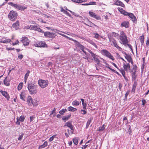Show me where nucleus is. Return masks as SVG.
<instances>
[{
  "instance_id": "nucleus-3",
  "label": "nucleus",
  "mask_w": 149,
  "mask_h": 149,
  "mask_svg": "<svg viewBox=\"0 0 149 149\" xmlns=\"http://www.w3.org/2000/svg\"><path fill=\"white\" fill-rule=\"evenodd\" d=\"M120 39L121 41L123 44L124 45L128 42V40L125 33L124 32L122 31L120 32Z\"/></svg>"
},
{
  "instance_id": "nucleus-41",
  "label": "nucleus",
  "mask_w": 149,
  "mask_h": 149,
  "mask_svg": "<svg viewBox=\"0 0 149 149\" xmlns=\"http://www.w3.org/2000/svg\"><path fill=\"white\" fill-rule=\"evenodd\" d=\"M94 59L97 64H98L100 63V61L96 57V56L95 57Z\"/></svg>"
},
{
  "instance_id": "nucleus-40",
  "label": "nucleus",
  "mask_w": 149,
  "mask_h": 149,
  "mask_svg": "<svg viewBox=\"0 0 149 149\" xmlns=\"http://www.w3.org/2000/svg\"><path fill=\"white\" fill-rule=\"evenodd\" d=\"M56 135H54L51 136L49 139V141L50 142L52 141L56 137Z\"/></svg>"
},
{
  "instance_id": "nucleus-39",
  "label": "nucleus",
  "mask_w": 149,
  "mask_h": 149,
  "mask_svg": "<svg viewBox=\"0 0 149 149\" xmlns=\"http://www.w3.org/2000/svg\"><path fill=\"white\" fill-rule=\"evenodd\" d=\"M30 71L29 70L27 71V72L25 74L24 79H27L28 77L29 76Z\"/></svg>"
},
{
  "instance_id": "nucleus-11",
  "label": "nucleus",
  "mask_w": 149,
  "mask_h": 149,
  "mask_svg": "<svg viewBox=\"0 0 149 149\" xmlns=\"http://www.w3.org/2000/svg\"><path fill=\"white\" fill-rule=\"evenodd\" d=\"M25 118V116L24 115H22L19 118L17 117V121L16 123V124L20 125V122H23Z\"/></svg>"
},
{
  "instance_id": "nucleus-28",
  "label": "nucleus",
  "mask_w": 149,
  "mask_h": 149,
  "mask_svg": "<svg viewBox=\"0 0 149 149\" xmlns=\"http://www.w3.org/2000/svg\"><path fill=\"white\" fill-rule=\"evenodd\" d=\"M11 41L10 39H4L3 38V41H2L3 43H8Z\"/></svg>"
},
{
  "instance_id": "nucleus-54",
  "label": "nucleus",
  "mask_w": 149,
  "mask_h": 149,
  "mask_svg": "<svg viewBox=\"0 0 149 149\" xmlns=\"http://www.w3.org/2000/svg\"><path fill=\"white\" fill-rule=\"evenodd\" d=\"M132 80L133 81H135V80L136 79V75H132Z\"/></svg>"
},
{
  "instance_id": "nucleus-8",
  "label": "nucleus",
  "mask_w": 149,
  "mask_h": 149,
  "mask_svg": "<svg viewBox=\"0 0 149 149\" xmlns=\"http://www.w3.org/2000/svg\"><path fill=\"white\" fill-rule=\"evenodd\" d=\"M89 14L90 17L95 18L97 20H100L101 19L100 16L92 11H89Z\"/></svg>"
},
{
  "instance_id": "nucleus-31",
  "label": "nucleus",
  "mask_w": 149,
  "mask_h": 149,
  "mask_svg": "<svg viewBox=\"0 0 149 149\" xmlns=\"http://www.w3.org/2000/svg\"><path fill=\"white\" fill-rule=\"evenodd\" d=\"M140 40L142 45H143L144 42V36H142L140 37Z\"/></svg>"
},
{
  "instance_id": "nucleus-22",
  "label": "nucleus",
  "mask_w": 149,
  "mask_h": 149,
  "mask_svg": "<svg viewBox=\"0 0 149 149\" xmlns=\"http://www.w3.org/2000/svg\"><path fill=\"white\" fill-rule=\"evenodd\" d=\"M3 82L4 84L6 86H9L10 85V81L9 79H7V77L5 78Z\"/></svg>"
},
{
  "instance_id": "nucleus-17",
  "label": "nucleus",
  "mask_w": 149,
  "mask_h": 149,
  "mask_svg": "<svg viewBox=\"0 0 149 149\" xmlns=\"http://www.w3.org/2000/svg\"><path fill=\"white\" fill-rule=\"evenodd\" d=\"M27 102L29 106H31L32 104H33L32 99L31 96H29L28 97L27 100Z\"/></svg>"
},
{
  "instance_id": "nucleus-16",
  "label": "nucleus",
  "mask_w": 149,
  "mask_h": 149,
  "mask_svg": "<svg viewBox=\"0 0 149 149\" xmlns=\"http://www.w3.org/2000/svg\"><path fill=\"white\" fill-rule=\"evenodd\" d=\"M19 21H17L16 22L13 24L12 27L15 30H17L19 29Z\"/></svg>"
},
{
  "instance_id": "nucleus-52",
  "label": "nucleus",
  "mask_w": 149,
  "mask_h": 149,
  "mask_svg": "<svg viewBox=\"0 0 149 149\" xmlns=\"http://www.w3.org/2000/svg\"><path fill=\"white\" fill-rule=\"evenodd\" d=\"M67 130L68 133L70 135L72 134L73 133L74 130H71V131H70L69 130V129H67Z\"/></svg>"
},
{
  "instance_id": "nucleus-25",
  "label": "nucleus",
  "mask_w": 149,
  "mask_h": 149,
  "mask_svg": "<svg viewBox=\"0 0 149 149\" xmlns=\"http://www.w3.org/2000/svg\"><path fill=\"white\" fill-rule=\"evenodd\" d=\"M67 109L68 111L72 112L75 111L77 110L76 108H74L71 106L68 107L67 108Z\"/></svg>"
},
{
  "instance_id": "nucleus-5",
  "label": "nucleus",
  "mask_w": 149,
  "mask_h": 149,
  "mask_svg": "<svg viewBox=\"0 0 149 149\" xmlns=\"http://www.w3.org/2000/svg\"><path fill=\"white\" fill-rule=\"evenodd\" d=\"M101 54L104 56H105L113 61L114 60V58L112 56L111 54L106 49H103L101 51Z\"/></svg>"
},
{
  "instance_id": "nucleus-57",
  "label": "nucleus",
  "mask_w": 149,
  "mask_h": 149,
  "mask_svg": "<svg viewBox=\"0 0 149 149\" xmlns=\"http://www.w3.org/2000/svg\"><path fill=\"white\" fill-rule=\"evenodd\" d=\"M112 71L113 72H114L117 74L118 75L120 76H121V75L118 72H117L115 70H114L112 69Z\"/></svg>"
},
{
  "instance_id": "nucleus-4",
  "label": "nucleus",
  "mask_w": 149,
  "mask_h": 149,
  "mask_svg": "<svg viewBox=\"0 0 149 149\" xmlns=\"http://www.w3.org/2000/svg\"><path fill=\"white\" fill-rule=\"evenodd\" d=\"M8 3L9 5L15 7L19 10H23L27 8L26 7L23 5L19 4H14L12 2H9Z\"/></svg>"
},
{
  "instance_id": "nucleus-7",
  "label": "nucleus",
  "mask_w": 149,
  "mask_h": 149,
  "mask_svg": "<svg viewBox=\"0 0 149 149\" xmlns=\"http://www.w3.org/2000/svg\"><path fill=\"white\" fill-rule=\"evenodd\" d=\"M34 45L37 47H47V45L45 42L42 41L36 42L34 44Z\"/></svg>"
},
{
  "instance_id": "nucleus-44",
  "label": "nucleus",
  "mask_w": 149,
  "mask_h": 149,
  "mask_svg": "<svg viewBox=\"0 0 149 149\" xmlns=\"http://www.w3.org/2000/svg\"><path fill=\"white\" fill-rule=\"evenodd\" d=\"M136 81H134V84L133 86V88L132 89V91H134L135 89V88H136Z\"/></svg>"
},
{
  "instance_id": "nucleus-49",
  "label": "nucleus",
  "mask_w": 149,
  "mask_h": 149,
  "mask_svg": "<svg viewBox=\"0 0 149 149\" xmlns=\"http://www.w3.org/2000/svg\"><path fill=\"white\" fill-rule=\"evenodd\" d=\"M95 35L94 37L96 39H98L100 35L97 33H94Z\"/></svg>"
},
{
  "instance_id": "nucleus-33",
  "label": "nucleus",
  "mask_w": 149,
  "mask_h": 149,
  "mask_svg": "<svg viewBox=\"0 0 149 149\" xmlns=\"http://www.w3.org/2000/svg\"><path fill=\"white\" fill-rule=\"evenodd\" d=\"M73 141L74 144L77 145V144L78 142V138H75L73 139Z\"/></svg>"
},
{
  "instance_id": "nucleus-2",
  "label": "nucleus",
  "mask_w": 149,
  "mask_h": 149,
  "mask_svg": "<svg viewBox=\"0 0 149 149\" xmlns=\"http://www.w3.org/2000/svg\"><path fill=\"white\" fill-rule=\"evenodd\" d=\"M18 15L17 13L13 10L10 11L8 15V17L11 21H15Z\"/></svg>"
},
{
  "instance_id": "nucleus-51",
  "label": "nucleus",
  "mask_w": 149,
  "mask_h": 149,
  "mask_svg": "<svg viewBox=\"0 0 149 149\" xmlns=\"http://www.w3.org/2000/svg\"><path fill=\"white\" fill-rule=\"evenodd\" d=\"M37 31L38 32H40L42 33H44V32L43 31H42L40 28L39 27H38V28L37 29V31Z\"/></svg>"
},
{
  "instance_id": "nucleus-26",
  "label": "nucleus",
  "mask_w": 149,
  "mask_h": 149,
  "mask_svg": "<svg viewBox=\"0 0 149 149\" xmlns=\"http://www.w3.org/2000/svg\"><path fill=\"white\" fill-rule=\"evenodd\" d=\"M93 119V118H90L88 119L86 123V129H87L88 127L91 124Z\"/></svg>"
},
{
  "instance_id": "nucleus-42",
  "label": "nucleus",
  "mask_w": 149,
  "mask_h": 149,
  "mask_svg": "<svg viewBox=\"0 0 149 149\" xmlns=\"http://www.w3.org/2000/svg\"><path fill=\"white\" fill-rule=\"evenodd\" d=\"M24 135V134H23V133L21 135H19V137L18 138V140L21 141L22 139L23 136Z\"/></svg>"
},
{
  "instance_id": "nucleus-38",
  "label": "nucleus",
  "mask_w": 149,
  "mask_h": 149,
  "mask_svg": "<svg viewBox=\"0 0 149 149\" xmlns=\"http://www.w3.org/2000/svg\"><path fill=\"white\" fill-rule=\"evenodd\" d=\"M104 129V125L99 127V129L98 130L100 131H103Z\"/></svg>"
},
{
  "instance_id": "nucleus-27",
  "label": "nucleus",
  "mask_w": 149,
  "mask_h": 149,
  "mask_svg": "<svg viewBox=\"0 0 149 149\" xmlns=\"http://www.w3.org/2000/svg\"><path fill=\"white\" fill-rule=\"evenodd\" d=\"M81 103V101L79 102L77 100H75L73 101L72 102V105L73 106H78Z\"/></svg>"
},
{
  "instance_id": "nucleus-1",
  "label": "nucleus",
  "mask_w": 149,
  "mask_h": 149,
  "mask_svg": "<svg viewBox=\"0 0 149 149\" xmlns=\"http://www.w3.org/2000/svg\"><path fill=\"white\" fill-rule=\"evenodd\" d=\"M28 88L30 93L31 94H35L37 92L36 86L33 84H29Z\"/></svg>"
},
{
  "instance_id": "nucleus-13",
  "label": "nucleus",
  "mask_w": 149,
  "mask_h": 149,
  "mask_svg": "<svg viewBox=\"0 0 149 149\" xmlns=\"http://www.w3.org/2000/svg\"><path fill=\"white\" fill-rule=\"evenodd\" d=\"M113 3L114 5L119 6L123 7L125 6V5L122 2L118 0H114Z\"/></svg>"
},
{
  "instance_id": "nucleus-32",
  "label": "nucleus",
  "mask_w": 149,
  "mask_h": 149,
  "mask_svg": "<svg viewBox=\"0 0 149 149\" xmlns=\"http://www.w3.org/2000/svg\"><path fill=\"white\" fill-rule=\"evenodd\" d=\"M109 40L111 42L112 45L117 43L115 40L113 38H109Z\"/></svg>"
},
{
  "instance_id": "nucleus-60",
  "label": "nucleus",
  "mask_w": 149,
  "mask_h": 149,
  "mask_svg": "<svg viewBox=\"0 0 149 149\" xmlns=\"http://www.w3.org/2000/svg\"><path fill=\"white\" fill-rule=\"evenodd\" d=\"M79 48L82 50L84 49V46L81 45L79 47Z\"/></svg>"
},
{
  "instance_id": "nucleus-46",
  "label": "nucleus",
  "mask_w": 149,
  "mask_h": 149,
  "mask_svg": "<svg viewBox=\"0 0 149 149\" xmlns=\"http://www.w3.org/2000/svg\"><path fill=\"white\" fill-rule=\"evenodd\" d=\"M81 113L82 114H85L87 112L85 110L81 109Z\"/></svg>"
},
{
  "instance_id": "nucleus-34",
  "label": "nucleus",
  "mask_w": 149,
  "mask_h": 149,
  "mask_svg": "<svg viewBox=\"0 0 149 149\" xmlns=\"http://www.w3.org/2000/svg\"><path fill=\"white\" fill-rule=\"evenodd\" d=\"M118 70H119L120 72H121L123 77H124L125 75V70L123 69H118Z\"/></svg>"
},
{
  "instance_id": "nucleus-9",
  "label": "nucleus",
  "mask_w": 149,
  "mask_h": 149,
  "mask_svg": "<svg viewBox=\"0 0 149 149\" xmlns=\"http://www.w3.org/2000/svg\"><path fill=\"white\" fill-rule=\"evenodd\" d=\"M21 41L24 46H28L29 45V40L26 37H22V38Z\"/></svg>"
},
{
  "instance_id": "nucleus-18",
  "label": "nucleus",
  "mask_w": 149,
  "mask_h": 149,
  "mask_svg": "<svg viewBox=\"0 0 149 149\" xmlns=\"http://www.w3.org/2000/svg\"><path fill=\"white\" fill-rule=\"evenodd\" d=\"M123 67L124 70L126 71H128V69H130V65L129 63H128L126 64L125 63H124Z\"/></svg>"
},
{
  "instance_id": "nucleus-48",
  "label": "nucleus",
  "mask_w": 149,
  "mask_h": 149,
  "mask_svg": "<svg viewBox=\"0 0 149 149\" xmlns=\"http://www.w3.org/2000/svg\"><path fill=\"white\" fill-rule=\"evenodd\" d=\"M72 1L77 3H81V0H71Z\"/></svg>"
},
{
  "instance_id": "nucleus-45",
  "label": "nucleus",
  "mask_w": 149,
  "mask_h": 149,
  "mask_svg": "<svg viewBox=\"0 0 149 149\" xmlns=\"http://www.w3.org/2000/svg\"><path fill=\"white\" fill-rule=\"evenodd\" d=\"M128 129V131L129 132V134H130L132 132V130L131 128V126L130 125H128L127 127Z\"/></svg>"
},
{
  "instance_id": "nucleus-14",
  "label": "nucleus",
  "mask_w": 149,
  "mask_h": 149,
  "mask_svg": "<svg viewBox=\"0 0 149 149\" xmlns=\"http://www.w3.org/2000/svg\"><path fill=\"white\" fill-rule=\"evenodd\" d=\"M0 92L2 94V95L7 99L8 100H9L10 97L8 93L5 91H3L1 90H0Z\"/></svg>"
},
{
  "instance_id": "nucleus-56",
  "label": "nucleus",
  "mask_w": 149,
  "mask_h": 149,
  "mask_svg": "<svg viewBox=\"0 0 149 149\" xmlns=\"http://www.w3.org/2000/svg\"><path fill=\"white\" fill-rule=\"evenodd\" d=\"M142 104V105L144 106V105L145 104L146 102V100H145L143 99L141 101Z\"/></svg>"
},
{
  "instance_id": "nucleus-20",
  "label": "nucleus",
  "mask_w": 149,
  "mask_h": 149,
  "mask_svg": "<svg viewBox=\"0 0 149 149\" xmlns=\"http://www.w3.org/2000/svg\"><path fill=\"white\" fill-rule=\"evenodd\" d=\"M132 19L133 22H134L136 20V18L134 14L131 13H129L128 15Z\"/></svg>"
},
{
  "instance_id": "nucleus-50",
  "label": "nucleus",
  "mask_w": 149,
  "mask_h": 149,
  "mask_svg": "<svg viewBox=\"0 0 149 149\" xmlns=\"http://www.w3.org/2000/svg\"><path fill=\"white\" fill-rule=\"evenodd\" d=\"M129 13L124 10V11L123 12V13L122 14L124 15H128Z\"/></svg>"
},
{
  "instance_id": "nucleus-6",
  "label": "nucleus",
  "mask_w": 149,
  "mask_h": 149,
  "mask_svg": "<svg viewBox=\"0 0 149 149\" xmlns=\"http://www.w3.org/2000/svg\"><path fill=\"white\" fill-rule=\"evenodd\" d=\"M39 85L42 88H44L47 86L49 82L47 80L40 79L38 81Z\"/></svg>"
},
{
  "instance_id": "nucleus-63",
  "label": "nucleus",
  "mask_w": 149,
  "mask_h": 149,
  "mask_svg": "<svg viewBox=\"0 0 149 149\" xmlns=\"http://www.w3.org/2000/svg\"><path fill=\"white\" fill-rule=\"evenodd\" d=\"M91 56H92L93 58H94L96 56V55L93 53V52H91Z\"/></svg>"
},
{
  "instance_id": "nucleus-19",
  "label": "nucleus",
  "mask_w": 149,
  "mask_h": 149,
  "mask_svg": "<svg viewBox=\"0 0 149 149\" xmlns=\"http://www.w3.org/2000/svg\"><path fill=\"white\" fill-rule=\"evenodd\" d=\"M121 25L122 27L127 28L129 27V22L128 21H124L121 23Z\"/></svg>"
},
{
  "instance_id": "nucleus-12",
  "label": "nucleus",
  "mask_w": 149,
  "mask_h": 149,
  "mask_svg": "<svg viewBox=\"0 0 149 149\" xmlns=\"http://www.w3.org/2000/svg\"><path fill=\"white\" fill-rule=\"evenodd\" d=\"M124 54H125L124 56L125 59L127 60L129 62L131 63L132 64H133V62L131 56L130 55L127 54L125 52H124Z\"/></svg>"
},
{
  "instance_id": "nucleus-62",
  "label": "nucleus",
  "mask_w": 149,
  "mask_h": 149,
  "mask_svg": "<svg viewBox=\"0 0 149 149\" xmlns=\"http://www.w3.org/2000/svg\"><path fill=\"white\" fill-rule=\"evenodd\" d=\"M18 43H19L18 41L17 40L15 42H13L12 43V45L13 46H14V45H15L17 44Z\"/></svg>"
},
{
  "instance_id": "nucleus-36",
  "label": "nucleus",
  "mask_w": 149,
  "mask_h": 149,
  "mask_svg": "<svg viewBox=\"0 0 149 149\" xmlns=\"http://www.w3.org/2000/svg\"><path fill=\"white\" fill-rule=\"evenodd\" d=\"M112 46H113L115 47L116 48L118 49L119 51H121L122 50V48L119 47L117 44V43L114 45H113Z\"/></svg>"
},
{
  "instance_id": "nucleus-47",
  "label": "nucleus",
  "mask_w": 149,
  "mask_h": 149,
  "mask_svg": "<svg viewBox=\"0 0 149 149\" xmlns=\"http://www.w3.org/2000/svg\"><path fill=\"white\" fill-rule=\"evenodd\" d=\"M118 10H119L122 14L123 13V12L124 11V10L123 9L120 7H118Z\"/></svg>"
},
{
  "instance_id": "nucleus-64",
  "label": "nucleus",
  "mask_w": 149,
  "mask_h": 149,
  "mask_svg": "<svg viewBox=\"0 0 149 149\" xmlns=\"http://www.w3.org/2000/svg\"><path fill=\"white\" fill-rule=\"evenodd\" d=\"M137 68V66L136 65L133 66V69L134 71H136Z\"/></svg>"
},
{
  "instance_id": "nucleus-59",
  "label": "nucleus",
  "mask_w": 149,
  "mask_h": 149,
  "mask_svg": "<svg viewBox=\"0 0 149 149\" xmlns=\"http://www.w3.org/2000/svg\"><path fill=\"white\" fill-rule=\"evenodd\" d=\"M88 146V144H86L83 146V147H82L81 148L82 149H85L86 148H87Z\"/></svg>"
},
{
  "instance_id": "nucleus-21",
  "label": "nucleus",
  "mask_w": 149,
  "mask_h": 149,
  "mask_svg": "<svg viewBox=\"0 0 149 149\" xmlns=\"http://www.w3.org/2000/svg\"><path fill=\"white\" fill-rule=\"evenodd\" d=\"M25 93L24 91H22L20 95V99L24 101H25Z\"/></svg>"
},
{
  "instance_id": "nucleus-23",
  "label": "nucleus",
  "mask_w": 149,
  "mask_h": 149,
  "mask_svg": "<svg viewBox=\"0 0 149 149\" xmlns=\"http://www.w3.org/2000/svg\"><path fill=\"white\" fill-rule=\"evenodd\" d=\"M28 29H29L30 30H34L36 31L38 28V26L36 25H30V26H28Z\"/></svg>"
},
{
  "instance_id": "nucleus-35",
  "label": "nucleus",
  "mask_w": 149,
  "mask_h": 149,
  "mask_svg": "<svg viewBox=\"0 0 149 149\" xmlns=\"http://www.w3.org/2000/svg\"><path fill=\"white\" fill-rule=\"evenodd\" d=\"M66 111L67 109H64L60 110L59 112V113L61 115H63Z\"/></svg>"
},
{
  "instance_id": "nucleus-58",
  "label": "nucleus",
  "mask_w": 149,
  "mask_h": 149,
  "mask_svg": "<svg viewBox=\"0 0 149 149\" xmlns=\"http://www.w3.org/2000/svg\"><path fill=\"white\" fill-rule=\"evenodd\" d=\"M106 67L107 68H108L109 69H110L111 71H112V70L113 69L111 68L110 66V65L109 64H108L107 63L106 64Z\"/></svg>"
},
{
  "instance_id": "nucleus-29",
  "label": "nucleus",
  "mask_w": 149,
  "mask_h": 149,
  "mask_svg": "<svg viewBox=\"0 0 149 149\" xmlns=\"http://www.w3.org/2000/svg\"><path fill=\"white\" fill-rule=\"evenodd\" d=\"M70 40H72V41H74L76 43V46L79 47L81 45L79 42L75 40H73V39L72 38H70Z\"/></svg>"
},
{
  "instance_id": "nucleus-55",
  "label": "nucleus",
  "mask_w": 149,
  "mask_h": 149,
  "mask_svg": "<svg viewBox=\"0 0 149 149\" xmlns=\"http://www.w3.org/2000/svg\"><path fill=\"white\" fill-rule=\"evenodd\" d=\"M64 13L66 14L70 17H71V15L66 10L65 11Z\"/></svg>"
},
{
  "instance_id": "nucleus-30",
  "label": "nucleus",
  "mask_w": 149,
  "mask_h": 149,
  "mask_svg": "<svg viewBox=\"0 0 149 149\" xmlns=\"http://www.w3.org/2000/svg\"><path fill=\"white\" fill-rule=\"evenodd\" d=\"M71 115L70 114H69L67 116H65L63 117L62 118V119L63 120H68V119L70 118L71 117Z\"/></svg>"
},
{
  "instance_id": "nucleus-15",
  "label": "nucleus",
  "mask_w": 149,
  "mask_h": 149,
  "mask_svg": "<svg viewBox=\"0 0 149 149\" xmlns=\"http://www.w3.org/2000/svg\"><path fill=\"white\" fill-rule=\"evenodd\" d=\"M65 126H67L70 128L71 130H74V126L72 125L71 122H70V121H68L65 123L64 126V127Z\"/></svg>"
},
{
  "instance_id": "nucleus-53",
  "label": "nucleus",
  "mask_w": 149,
  "mask_h": 149,
  "mask_svg": "<svg viewBox=\"0 0 149 149\" xmlns=\"http://www.w3.org/2000/svg\"><path fill=\"white\" fill-rule=\"evenodd\" d=\"M35 117L33 116H31L30 117V122H32L34 119Z\"/></svg>"
},
{
  "instance_id": "nucleus-37",
  "label": "nucleus",
  "mask_w": 149,
  "mask_h": 149,
  "mask_svg": "<svg viewBox=\"0 0 149 149\" xmlns=\"http://www.w3.org/2000/svg\"><path fill=\"white\" fill-rule=\"evenodd\" d=\"M22 85L23 83H20L19 84L17 87L18 89L19 90H20L22 88Z\"/></svg>"
},
{
  "instance_id": "nucleus-43",
  "label": "nucleus",
  "mask_w": 149,
  "mask_h": 149,
  "mask_svg": "<svg viewBox=\"0 0 149 149\" xmlns=\"http://www.w3.org/2000/svg\"><path fill=\"white\" fill-rule=\"evenodd\" d=\"M56 109L55 108H54V109L52 111L51 113L50 114V115L52 114H54V116H55L56 113Z\"/></svg>"
},
{
  "instance_id": "nucleus-24",
  "label": "nucleus",
  "mask_w": 149,
  "mask_h": 149,
  "mask_svg": "<svg viewBox=\"0 0 149 149\" xmlns=\"http://www.w3.org/2000/svg\"><path fill=\"white\" fill-rule=\"evenodd\" d=\"M88 42L93 45L95 48H97V46L96 45L95 43L94 42L90 39H87L86 40Z\"/></svg>"
},
{
  "instance_id": "nucleus-61",
  "label": "nucleus",
  "mask_w": 149,
  "mask_h": 149,
  "mask_svg": "<svg viewBox=\"0 0 149 149\" xmlns=\"http://www.w3.org/2000/svg\"><path fill=\"white\" fill-rule=\"evenodd\" d=\"M89 5H95L96 2H90L89 3Z\"/></svg>"
},
{
  "instance_id": "nucleus-10",
  "label": "nucleus",
  "mask_w": 149,
  "mask_h": 149,
  "mask_svg": "<svg viewBox=\"0 0 149 149\" xmlns=\"http://www.w3.org/2000/svg\"><path fill=\"white\" fill-rule=\"evenodd\" d=\"M44 36L46 37H49V38H54L55 35L54 33H51L49 31H47L44 33Z\"/></svg>"
}]
</instances>
